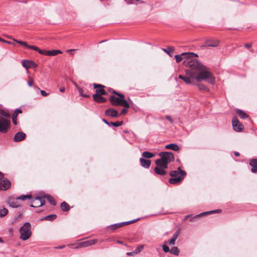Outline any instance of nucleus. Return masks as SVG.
Listing matches in <instances>:
<instances>
[{
    "instance_id": "obj_1",
    "label": "nucleus",
    "mask_w": 257,
    "mask_h": 257,
    "mask_svg": "<svg viewBox=\"0 0 257 257\" xmlns=\"http://www.w3.org/2000/svg\"><path fill=\"white\" fill-rule=\"evenodd\" d=\"M183 64L190 69L185 70V75H179L178 78L183 80L187 84H194L195 81L200 82L203 80H205L211 84L215 83V78L214 75L208 68L198 60L192 61L188 59L183 61Z\"/></svg>"
},
{
    "instance_id": "obj_2",
    "label": "nucleus",
    "mask_w": 257,
    "mask_h": 257,
    "mask_svg": "<svg viewBox=\"0 0 257 257\" xmlns=\"http://www.w3.org/2000/svg\"><path fill=\"white\" fill-rule=\"evenodd\" d=\"M159 155L160 159L156 160L154 171L158 175H164L166 174L165 169L168 168V164L174 160V157L172 153L168 152H161Z\"/></svg>"
},
{
    "instance_id": "obj_3",
    "label": "nucleus",
    "mask_w": 257,
    "mask_h": 257,
    "mask_svg": "<svg viewBox=\"0 0 257 257\" xmlns=\"http://www.w3.org/2000/svg\"><path fill=\"white\" fill-rule=\"evenodd\" d=\"M113 93L118 95L119 97H116L114 96H111L109 98V100L112 105L114 106L121 105L125 108H128L130 107L129 103L127 101L124 99V96L118 92L114 91Z\"/></svg>"
},
{
    "instance_id": "obj_4",
    "label": "nucleus",
    "mask_w": 257,
    "mask_h": 257,
    "mask_svg": "<svg viewBox=\"0 0 257 257\" xmlns=\"http://www.w3.org/2000/svg\"><path fill=\"white\" fill-rule=\"evenodd\" d=\"M186 175V172L178 167L177 170L171 171L170 175L172 177L169 180V183L172 184H176L180 183Z\"/></svg>"
},
{
    "instance_id": "obj_5",
    "label": "nucleus",
    "mask_w": 257,
    "mask_h": 257,
    "mask_svg": "<svg viewBox=\"0 0 257 257\" xmlns=\"http://www.w3.org/2000/svg\"><path fill=\"white\" fill-rule=\"evenodd\" d=\"M31 224L27 222H26L19 229L20 233V238L23 240L28 239L31 236L32 232L31 230Z\"/></svg>"
},
{
    "instance_id": "obj_6",
    "label": "nucleus",
    "mask_w": 257,
    "mask_h": 257,
    "mask_svg": "<svg viewBox=\"0 0 257 257\" xmlns=\"http://www.w3.org/2000/svg\"><path fill=\"white\" fill-rule=\"evenodd\" d=\"M192 55H194L195 56H197V55L191 52V53H182L180 55H176L175 56V58L176 59V61L177 62H180L181 60H184L186 61L188 59H190V60L194 61L197 60L196 59H193L191 56Z\"/></svg>"
},
{
    "instance_id": "obj_7",
    "label": "nucleus",
    "mask_w": 257,
    "mask_h": 257,
    "mask_svg": "<svg viewBox=\"0 0 257 257\" xmlns=\"http://www.w3.org/2000/svg\"><path fill=\"white\" fill-rule=\"evenodd\" d=\"M39 53L45 56H56L58 54H62V52L59 50H53L47 51L45 50H41L38 48L37 51Z\"/></svg>"
},
{
    "instance_id": "obj_8",
    "label": "nucleus",
    "mask_w": 257,
    "mask_h": 257,
    "mask_svg": "<svg viewBox=\"0 0 257 257\" xmlns=\"http://www.w3.org/2000/svg\"><path fill=\"white\" fill-rule=\"evenodd\" d=\"M45 203L43 197H36L32 200L31 206L33 207H38L42 206Z\"/></svg>"
},
{
    "instance_id": "obj_9",
    "label": "nucleus",
    "mask_w": 257,
    "mask_h": 257,
    "mask_svg": "<svg viewBox=\"0 0 257 257\" xmlns=\"http://www.w3.org/2000/svg\"><path fill=\"white\" fill-rule=\"evenodd\" d=\"M97 241V240L95 239L85 241L78 243V245L74 247L73 248H78L91 246L94 244Z\"/></svg>"
},
{
    "instance_id": "obj_10",
    "label": "nucleus",
    "mask_w": 257,
    "mask_h": 257,
    "mask_svg": "<svg viewBox=\"0 0 257 257\" xmlns=\"http://www.w3.org/2000/svg\"><path fill=\"white\" fill-rule=\"evenodd\" d=\"M97 241V240L95 239L85 241L78 243V245L74 247L73 248H78L91 246L94 244Z\"/></svg>"
},
{
    "instance_id": "obj_11",
    "label": "nucleus",
    "mask_w": 257,
    "mask_h": 257,
    "mask_svg": "<svg viewBox=\"0 0 257 257\" xmlns=\"http://www.w3.org/2000/svg\"><path fill=\"white\" fill-rule=\"evenodd\" d=\"M11 186V182L7 179L0 178V190H6L8 189Z\"/></svg>"
},
{
    "instance_id": "obj_12",
    "label": "nucleus",
    "mask_w": 257,
    "mask_h": 257,
    "mask_svg": "<svg viewBox=\"0 0 257 257\" xmlns=\"http://www.w3.org/2000/svg\"><path fill=\"white\" fill-rule=\"evenodd\" d=\"M219 44V41L217 39H211L205 41L204 45L202 47H216Z\"/></svg>"
},
{
    "instance_id": "obj_13",
    "label": "nucleus",
    "mask_w": 257,
    "mask_h": 257,
    "mask_svg": "<svg viewBox=\"0 0 257 257\" xmlns=\"http://www.w3.org/2000/svg\"><path fill=\"white\" fill-rule=\"evenodd\" d=\"M221 212V210H219V209H217V210H212V211H207V212H203V213H201L198 215H195L193 217H192L190 218V221L191 222H194V221H196L197 220V219H198V218L200 216H202V215H205V214H211V213H219Z\"/></svg>"
},
{
    "instance_id": "obj_14",
    "label": "nucleus",
    "mask_w": 257,
    "mask_h": 257,
    "mask_svg": "<svg viewBox=\"0 0 257 257\" xmlns=\"http://www.w3.org/2000/svg\"><path fill=\"white\" fill-rule=\"evenodd\" d=\"M94 88L96 89V93L94 94L105 95L106 94L104 88V86L99 84L94 83L93 84Z\"/></svg>"
},
{
    "instance_id": "obj_15",
    "label": "nucleus",
    "mask_w": 257,
    "mask_h": 257,
    "mask_svg": "<svg viewBox=\"0 0 257 257\" xmlns=\"http://www.w3.org/2000/svg\"><path fill=\"white\" fill-rule=\"evenodd\" d=\"M13 40L18 43V44L23 46L25 49H32L33 50H35L37 51L38 50V47L35 46H31L28 45L27 42L22 41L20 40H17L16 39H13Z\"/></svg>"
},
{
    "instance_id": "obj_16",
    "label": "nucleus",
    "mask_w": 257,
    "mask_h": 257,
    "mask_svg": "<svg viewBox=\"0 0 257 257\" xmlns=\"http://www.w3.org/2000/svg\"><path fill=\"white\" fill-rule=\"evenodd\" d=\"M11 125V120L0 117V128H9Z\"/></svg>"
},
{
    "instance_id": "obj_17",
    "label": "nucleus",
    "mask_w": 257,
    "mask_h": 257,
    "mask_svg": "<svg viewBox=\"0 0 257 257\" xmlns=\"http://www.w3.org/2000/svg\"><path fill=\"white\" fill-rule=\"evenodd\" d=\"M139 219H136V220H131V221H129L123 222H122V223H120L114 224L113 225H112L111 227V228L112 229L115 230V229H116L117 228L121 227V226H122L124 225H127V224H130L131 223H134L136 221H138Z\"/></svg>"
},
{
    "instance_id": "obj_18",
    "label": "nucleus",
    "mask_w": 257,
    "mask_h": 257,
    "mask_svg": "<svg viewBox=\"0 0 257 257\" xmlns=\"http://www.w3.org/2000/svg\"><path fill=\"white\" fill-rule=\"evenodd\" d=\"M0 117H2L4 119L11 120V114L9 112V110L0 109Z\"/></svg>"
},
{
    "instance_id": "obj_19",
    "label": "nucleus",
    "mask_w": 257,
    "mask_h": 257,
    "mask_svg": "<svg viewBox=\"0 0 257 257\" xmlns=\"http://www.w3.org/2000/svg\"><path fill=\"white\" fill-rule=\"evenodd\" d=\"M25 138H26V134L22 132H20L17 133L15 135L14 138V141L16 142H20V141L23 140L24 139H25Z\"/></svg>"
},
{
    "instance_id": "obj_20",
    "label": "nucleus",
    "mask_w": 257,
    "mask_h": 257,
    "mask_svg": "<svg viewBox=\"0 0 257 257\" xmlns=\"http://www.w3.org/2000/svg\"><path fill=\"white\" fill-rule=\"evenodd\" d=\"M105 114L107 116L114 117H117L118 116V113L117 110L113 108L106 109L105 111Z\"/></svg>"
},
{
    "instance_id": "obj_21",
    "label": "nucleus",
    "mask_w": 257,
    "mask_h": 257,
    "mask_svg": "<svg viewBox=\"0 0 257 257\" xmlns=\"http://www.w3.org/2000/svg\"><path fill=\"white\" fill-rule=\"evenodd\" d=\"M193 85L197 86L199 90L202 92H207L209 91V89L202 83L195 81V84Z\"/></svg>"
},
{
    "instance_id": "obj_22",
    "label": "nucleus",
    "mask_w": 257,
    "mask_h": 257,
    "mask_svg": "<svg viewBox=\"0 0 257 257\" xmlns=\"http://www.w3.org/2000/svg\"><path fill=\"white\" fill-rule=\"evenodd\" d=\"M22 113V111L20 108L16 109L12 115V120L13 122L15 125H17L18 124L17 122V116L19 113Z\"/></svg>"
},
{
    "instance_id": "obj_23",
    "label": "nucleus",
    "mask_w": 257,
    "mask_h": 257,
    "mask_svg": "<svg viewBox=\"0 0 257 257\" xmlns=\"http://www.w3.org/2000/svg\"><path fill=\"white\" fill-rule=\"evenodd\" d=\"M22 65L24 67L28 69L31 67H35L36 64L32 61L24 60L22 62Z\"/></svg>"
},
{
    "instance_id": "obj_24",
    "label": "nucleus",
    "mask_w": 257,
    "mask_h": 257,
    "mask_svg": "<svg viewBox=\"0 0 257 257\" xmlns=\"http://www.w3.org/2000/svg\"><path fill=\"white\" fill-rule=\"evenodd\" d=\"M93 100L98 103H103L106 101V99L102 96L101 95L93 94Z\"/></svg>"
},
{
    "instance_id": "obj_25",
    "label": "nucleus",
    "mask_w": 257,
    "mask_h": 257,
    "mask_svg": "<svg viewBox=\"0 0 257 257\" xmlns=\"http://www.w3.org/2000/svg\"><path fill=\"white\" fill-rule=\"evenodd\" d=\"M249 165L252 167L251 171L252 173H257V159H252L249 162Z\"/></svg>"
},
{
    "instance_id": "obj_26",
    "label": "nucleus",
    "mask_w": 257,
    "mask_h": 257,
    "mask_svg": "<svg viewBox=\"0 0 257 257\" xmlns=\"http://www.w3.org/2000/svg\"><path fill=\"white\" fill-rule=\"evenodd\" d=\"M141 165L145 168H148L151 165V161L150 160H146L141 158L140 160Z\"/></svg>"
},
{
    "instance_id": "obj_27",
    "label": "nucleus",
    "mask_w": 257,
    "mask_h": 257,
    "mask_svg": "<svg viewBox=\"0 0 257 257\" xmlns=\"http://www.w3.org/2000/svg\"><path fill=\"white\" fill-rule=\"evenodd\" d=\"M102 120L105 123H106L108 126H114V127H117V126H119L120 125H122V121H115V122H109L108 121H107L105 119H103Z\"/></svg>"
},
{
    "instance_id": "obj_28",
    "label": "nucleus",
    "mask_w": 257,
    "mask_h": 257,
    "mask_svg": "<svg viewBox=\"0 0 257 257\" xmlns=\"http://www.w3.org/2000/svg\"><path fill=\"white\" fill-rule=\"evenodd\" d=\"M232 123L233 128L237 127L236 128H242V126L241 123H239L237 117H234L232 120Z\"/></svg>"
},
{
    "instance_id": "obj_29",
    "label": "nucleus",
    "mask_w": 257,
    "mask_h": 257,
    "mask_svg": "<svg viewBox=\"0 0 257 257\" xmlns=\"http://www.w3.org/2000/svg\"><path fill=\"white\" fill-rule=\"evenodd\" d=\"M18 199H9L8 201V203L10 205V206L13 207V208H17L19 206H20V204L19 202L17 200Z\"/></svg>"
},
{
    "instance_id": "obj_30",
    "label": "nucleus",
    "mask_w": 257,
    "mask_h": 257,
    "mask_svg": "<svg viewBox=\"0 0 257 257\" xmlns=\"http://www.w3.org/2000/svg\"><path fill=\"white\" fill-rule=\"evenodd\" d=\"M165 148L167 149L172 150L174 151H178L179 150V147L178 146L175 144H170L167 145L165 146Z\"/></svg>"
},
{
    "instance_id": "obj_31",
    "label": "nucleus",
    "mask_w": 257,
    "mask_h": 257,
    "mask_svg": "<svg viewBox=\"0 0 257 257\" xmlns=\"http://www.w3.org/2000/svg\"><path fill=\"white\" fill-rule=\"evenodd\" d=\"M179 231H177L173 235V237H172V238L169 240L168 241V243L170 245H174L175 244V241L176 240V239L177 238L178 235H179Z\"/></svg>"
},
{
    "instance_id": "obj_32",
    "label": "nucleus",
    "mask_w": 257,
    "mask_h": 257,
    "mask_svg": "<svg viewBox=\"0 0 257 257\" xmlns=\"http://www.w3.org/2000/svg\"><path fill=\"white\" fill-rule=\"evenodd\" d=\"M43 198H46L48 201L50 202L51 204L52 205H55L56 204V202L53 197L50 195H45Z\"/></svg>"
},
{
    "instance_id": "obj_33",
    "label": "nucleus",
    "mask_w": 257,
    "mask_h": 257,
    "mask_svg": "<svg viewBox=\"0 0 257 257\" xmlns=\"http://www.w3.org/2000/svg\"><path fill=\"white\" fill-rule=\"evenodd\" d=\"M236 113L241 118L244 119L248 117V115L246 113L240 109L236 110Z\"/></svg>"
},
{
    "instance_id": "obj_34",
    "label": "nucleus",
    "mask_w": 257,
    "mask_h": 257,
    "mask_svg": "<svg viewBox=\"0 0 257 257\" xmlns=\"http://www.w3.org/2000/svg\"><path fill=\"white\" fill-rule=\"evenodd\" d=\"M142 156L144 158L147 159L151 158L155 156L154 154L149 152H144L142 154Z\"/></svg>"
},
{
    "instance_id": "obj_35",
    "label": "nucleus",
    "mask_w": 257,
    "mask_h": 257,
    "mask_svg": "<svg viewBox=\"0 0 257 257\" xmlns=\"http://www.w3.org/2000/svg\"><path fill=\"white\" fill-rule=\"evenodd\" d=\"M163 51L167 53L170 57H172L174 51V48L173 47H169L167 49H163Z\"/></svg>"
},
{
    "instance_id": "obj_36",
    "label": "nucleus",
    "mask_w": 257,
    "mask_h": 257,
    "mask_svg": "<svg viewBox=\"0 0 257 257\" xmlns=\"http://www.w3.org/2000/svg\"><path fill=\"white\" fill-rule=\"evenodd\" d=\"M60 206H61L62 210L64 211H67L69 209V206L68 204L65 202H63L61 203Z\"/></svg>"
},
{
    "instance_id": "obj_37",
    "label": "nucleus",
    "mask_w": 257,
    "mask_h": 257,
    "mask_svg": "<svg viewBox=\"0 0 257 257\" xmlns=\"http://www.w3.org/2000/svg\"><path fill=\"white\" fill-rule=\"evenodd\" d=\"M170 252L174 255H178L179 253V250L177 246H174L170 249Z\"/></svg>"
},
{
    "instance_id": "obj_38",
    "label": "nucleus",
    "mask_w": 257,
    "mask_h": 257,
    "mask_svg": "<svg viewBox=\"0 0 257 257\" xmlns=\"http://www.w3.org/2000/svg\"><path fill=\"white\" fill-rule=\"evenodd\" d=\"M8 210L6 208H3L0 210V217L5 216L8 213Z\"/></svg>"
},
{
    "instance_id": "obj_39",
    "label": "nucleus",
    "mask_w": 257,
    "mask_h": 257,
    "mask_svg": "<svg viewBox=\"0 0 257 257\" xmlns=\"http://www.w3.org/2000/svg\"><path fill=\"white\" fill-rule=\"evenodd\" d=\"M56 215L52 214V215H49L44 217L43 219L45 220L52 221V220H53L55 219H56Z\"/></svg>"
},
{
    "instance_id": "obj_40",
    "label": "nucleus",
    "mask_w": 257,
    "mask_h": 257,
    "mask_svg": "<svg viewBox=\"0 0 257 257\" xmlns=\"http://www.w3.org/2000/svg\"><path fill=\"white\" fill-rule=\"evenodd\" d=\"M77 89H78V92H79V95L83 97H85V98H87V97H89V95H87V94H84L83 92V89H82L80 87H78L77 86H76Z\"/></svg>"
},
{
    "instance_id": "obj_41",
    "label": "nucleus",
    "mask_w": 257,
    "mask_h": 257,
    "mask_svg": "<svg viewBox=\"0 0 257 257\" xmlns=\"http://www.w3.org/2000/svg\"><path fill=\"white\" fill-rule=\"evenodd\" d=\"M144 245H140L137 248L134 250L136 254H137L141 252L144 249Z\"/></svg>"
},
{
    "instance_id": "obj_42",
    "label": "nucleus",
    "mask_w": 257,
    "mask_h": 257,
    "mask_svg": "<svg viewBox=\"0 0 257 257\" xmlns=\"http://www.w3.org/2000/svg\"><path fill=\"white\" fill-rule=\"evenodd\" d=\"M31 198V195H21L20 197H17V199H21L22 200H26L27 199Z\"/></svg>"
},
{
    "instance_id": "obj_43",
    "label": "nucleus",
    "mask_w": 257,
    "mask_h": 257,
    "mask_svg": "<svg viewBox=\"0 0 257 257\" xmlns=\"http://www.w3.org/2000/svg\"><path fill=\"white\" fill-rule=\"evenodd\" d=\"M33 83H34V81H33V79L30 77V76H29V80L28 81V85L30 86V87H31L33 84Z\"/></svg>"
},
{
    "instance_id": "obj_44",
    "label": "nucleus",
    "mask_w": 257,
    "mask_h": 257,
    "mask_svg": "<svg viewBox=\"0 0 257 257\" xmlns=\"http://www.w3.org/2000/svg\"><path fill=\"white\" fill-rule=\"evenodd\" d=\"M163 249L165 252H170L169 247L165 244L163 245Z\"/></svg>"
},
{
    "instance_id": "obj_45",
    "label": "nucleus",
    "mask_w": 257,
    "mask_h": 257,
    "mask_svg": "<svg viewBox=\"0 0 257 257\" xmlns=\"http://www.w3.org/2000/svg\"><path fill=\"white\" fill-rule=\"evenodd\" d=\"M0 41L2 42H4V43H8V44H10V45L13 44V43L12 42L6 41V40H5L4 39H3L1 37H0Z\"/></svg>"
},
{
    "instance_id": "obj_46",
    "label": "nucleus",
    "mask_w": 257,
    "mask_h": 257,
    "mask_svg": "<svg viewBox=\"0 0 257 257\" xmlns=\"http://www.w3.org/2000/svg\"><path fill=\"white\" fill-rule=\"evenodd\" d=\"M127 112V110L126 109L123 108L120 113V115H124V114H126Z\"/></svg>"
},
{
    "instance_id": "obj_47",
    "label": "nucleus",
    "mask_w": 257,
    "mask_h": 257,
    "mask_svg": "<svg viewBox=\"0 0 257 257\" xmlns=\"http://www.w3.org/2000/svg\"><path fill=\"white\" fill-rule=\"evenodd\" d=\"M126 255L128 256H134L136 255L135 252L134 251L132 252H128L126 253Z\"/></svg>"
},
{
    "instance_id": "obj_48",
    "label": "nucleus",
    "mask_w": 257,
    "mask_h": 257,
    "mask_svg": "<svg viewBox=\"0 0 257 257\" xmlns=\"http://www.w3.org/2000/svg\"><path fill=\"white\" fill-rule=\"evenodd\" d=\"M40 92L42 95L44 96H47L48 95V94L45 90H41Z\"/></svg>"
},
{
    "instance_id": "obj_49",
    "label": "nucleus",
    "mask_w": 257,
    "mask_h": 257,
    "mask_svg": "<svg viewBox=\"0 0 257 257\" xmlns=\"http://www.w3.org/2000/svg\"><path fill=\"white\" fill-rule=\"evenodd\" d=\"M126 4L128 5H132L133 4V1L134 0H124Z\"/></svg>"
},
{
    "instance_id": "obj_50",
    "label": "nucleus",
    "mask_w": 257,
    "mask_h": 257,
    "mask_svg": "<svg viewBox=\"0 0 257 257\" xmlns=\"http://www.w3.org/2000/svg\"><path fill=\"white\" fill-rule=\"evenodd\" d=\"M77 50L76 49H69L66 51V52L70 53L71 55H73V53H72L73 51H75Z\"/></svg>"
},
{
    "instance_id": "obj_51",
    "label": "nucleus",
    "mask_w": 257,
    "mask_h": 257,
    "mask_svg": "<svg viewBox=\"0 0 257 257\" xmlns=\"http://www.w3.org/2000/svg\"><path fill=\"white\" fill-rule=\"evenodd\" d=\"M245 47L247 48V49H249L251 48V46H252V44L251 43H246L244 45Z\"/></svg>"
},
{
    "instance_id": "obj_52",
    "label": "nucleus",
    "mask_w": 257,
    "mask_h": 257,
    "mask_svg": "<svg viewBox=\"0 0 257 257\" xmlns=\"http://www.w3.org/2000/svg\"><path fill=\"white\" fill-rule=\"evenodd\" d=\"M65 246V245H60V246H57L55 248H58V249H62V248H64Z\"/></svg>"
},
{
    "instance_id": "obj_53",
    "label": "nucleus",
    "mask_w": 257,
    "mask_h": 257,
    "mask_svg": "<svg viewBox=\"0 0 257 257\" xmlns=\"http://www.w3.org/2000/svg\"><path fill=\"white\" fill-rule=\"evenodd\" d=\"M59 90L61 92H64L65 90V89L64 87H62L60 88Z\"/></svg>"
},
{
    "instance_id": "obj_54",
    "label": "nucleus",
    "mask_w": 257,
    "mask_h": 257,
    "mask_svg": "<svg viewBox=\"0 0 257 257\" xmlns=\"http://www.w3.org/2000/svg\"><path fill=\"white\" fill-rule=\"evenodd\" d=\"M8 130H0V132L2 133H6L7 132Z\"/></svg>"
},
{
    "instance_id": "obj_55",
    "label": "nucleus",
    "mask_w": 257,
    "mask_h": 257,
    "mask_svg": "<svg viewBox=\"0 0 257 257\" xmlns=\"http://www.w3.org/2000/svg\"><path fill=\"white\" fill-rule=\"evenodd\" d=\"M166 118H167V119H168L169 121H170L171 122H172V119H171V117H170V116H166Z\"/></svg>"
},
{
    "instance_id": "obj_56",
    "label": "nucleus",
    "mask_w": 257,
    "mask_h": 257,
    "mask_svg": "<svg viewBox=\"0 0 257 257\" xmlns=\"http://www.w3.org/2000/svg\"><path fill=\"white\" fill-rule=\"evenodd\" d=\"M234 155H235V156H237V157H238V156H239V153H238V152H235L234 153Z\"/></svg>"
},
{
    "instance_id": "obj_57",
    "label": "nucleus",
    "mask_w": 257,
    "mask_h": 257,
    "mask_svg": "<svg viewBox=\"0 0 257 257\" xmlns=\"http://www.w3.org/2000/svg\"><path fill=\"white\" fill-rule=\"evenodd\" d=\"M3 177V174L0 172V178H2Z\"/></svg>"
},
{
    "instance_id": "obj_58",
    "label": "nucleus",
    "mask_w": 257,
    "mask_h": 257,
    "mask_svg": "<svg viewBox=\"0 0 257 257\" xmlns=\"http://www.w3.org/2000/svg\"><path fill=\"white\" fill-rule=\"evenodd\" d=\"M237 132H241L242 130L239 129V130H235Z\"/></svg>"
},
{
    "instance_id": "obj_59",
    "label": "nucleus",
    "mask_w": 257,
    "mask_h": 257,
    "mask_svg": "<svg viewBox=\"0 0 257 257\" xmlns=\"http://www.w3.org/2000/svg\"><path fill=\"white\" fill-rule=\"evenodd\" d=\"M117 242L118 243H119V244H122V241H119V240H118V241H117Z\"/></svg>"
},
{
    "instance_id": "obj_60",
    "label": "nucleus",
    "mask_w": 257,
    "mask_h": 257,
    "mask_svg": "<svg viewBox=\"0 0 257 257\" xmlns=\"http://www.w3.org/2000/svg\"><path fill=\"white\" fill-rule=\"evenodd\" d=\"M124 133H128V132L127 130H125V131H124Z\"/></svg>"
},
{
    "instance_id": "obj_61",
    "label": "nucleus",
    "mask_w": 257,
    "mask_h": 257,
    "mask_svg": "<svg viewBox=\"0 0 257 257\" xmlns=\"http://www.w3.org/2000/svg\"><path fill=\"white\" fill-rule=\"evenodd\" d=\"M189 217V215H187V216H186L185 218H188Z\"/></svg>"
},
{
    "instance_id": "obj_62",
    "label": "nucleus",
    "mask_w": 257,
    "mask_h": 257,
    "mask_svg": "<svg viewBox=\"0 0 257 257\" xmlns=\"http://www.w3.org/2000/svg\"><path fill=\"white\" fill-rule=\"evenodd\" d=\"M250 51L251 52H253V51H252L251 49H250Z\"/></svg>"
}]
</instances>
